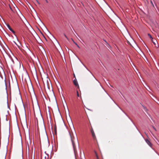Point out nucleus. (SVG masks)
Masks as SVG:
<instances>
[{"label":"nucleus","instance_id":"f257e3e1","mask_svg":"<svg viewBox=\"0 0 159 159\" xmlns=\"http://www.w3.org/2000/svg\"><path fill=\"white\" fill-rule=\"evenodd\" d=\"M70 136L71 141L72 143V146L74 149V152L75 156L77 154V151L76 148V146L75 143L74 139H75V137L73 133H70Z\"/></svg>","mask_w":159,"mask_h":159},{"label":"nucleus","instance_id":"f03ea898","mask_svg":"<svg viewBox=\"0 0 159 159\" xmlns=\"http://www.w3.org/2000/svg\"><path fill=\"white\" fill-rule=\"evenodd\" d=\"M7 26L8 28V29L11 31L14 34H15V32L14 31L13 29L11 28L10 25L8 24H7Z\"/></svg>","mask_w":159,"mask_h":159},{"label":"nucleus","instance_id":"7ed1b4c3","mask_svg":"<svg viewBox=\"0 0 159 159\" xmlns=\"http://www.w3.org/2000/svg\"><path fill=\"white\" fill-rule=\"evenodd\" d=\"M73 83L75 85V86H77L78 88H79V87L76 80H73Z\"/></svg>","mask_w":159,"mask_h":159},{"label":"nucleus","instance_id":"20e7f679","mask_svg":"<svg viewBox=\"0 0 159 159\" xmlns=\"http://www.w3.org/2000/svg\"><path fill=\"white\" fill-rule=\"evenodd\" d=\"M145 141L151 147L152 146V144L150 142V141L148 139H146L145 140Z\"/></svg>","mask_w":159,"mask_h":159},{"label":"nucleus","instance_id":"39448f33","mask_svg":"<svg viewBox=\"0 0 159 159\" xmlns=\"http://www.w3.org/2000/svg\"><path fill=\"white\" fill-rule=\"evenodd\" d=\"M91 133H92L93 137V138L94 139L95 138H96V136H95V133H94V131H93V129H91Z\"/></svg>","mask_w":159,"mask_h":159},{"label":"nucleus","instance_id":"423d86ee","mask_svg":"<svg viewBox=\"0 0 159 159\" xmlns=\"http://www.w3.org/2000/svg\"><path fill=\"white\" fill-rule=\"evenodd\" d=\"M33 2L36 6H37L38 5H39L40 4L39 1H34Z\"/></svg>","mask_w":159,"mask_h":159},{"label":"nucleus","instance_id":"0eeeda50","mask_svg":"<svg viewBox=\"0 0 159 159\" xmlns=\"http://www.w3.org/2000/svg\"><path fill=\"white\" fill-rule=\"evenodd\" d=\"M94 153H95V155H96V157L97 159H99V158H98V156L97 154V152L95 151Z\"/></svg>","mask_w":159,"mask_h":159},{"label":"nucleus","instance_id":"6e6552de","mask_svg":"<svg viewBox=\"0 0 159 159\" xmlns=\"http://www.w3.org/2000/svg\"><path fill=\"white\" fill-rule=\"evenodd\" d=\"M54 132H55V134H57V129H56V127H55L54 128Z\"/></svg>","mask_w":159,"mask_h":159},{"label":"nucleus","instance_id":"1a4fd4ad","mask_svg":"<svg viewBox=\"0 0 159 159\" xmlns=\"http://www.w3.org/2000/svg\"><path fill=\"white\" fill-rule=\"evenodd\" d=\"M148 36L151 39V40H152V39H153V38H152V37L151 35L150 34H148Z\"/></svg>","mask_w":159,"mask_h":159},{"label":"nucleus","instance_id":"9d476101","mask_svg":"<svg viewBox=\"0 0 159 159\" xmlns=\"http://www.w3.org/2000/svg\"><path fill=\"white\" fill-rule=\"evenodd\" d=\"M76 93H77V97H79L80 96H79V94L78 91H77V90L76 91Z\"/></svg>","mask_w":159,"mask_h":159},{"label":"nucleus","instance_id":"9b49d317","mask_svg":"<svg viewBox=\"0 0 159 159\" xmlns=\"http://www.w3.org/2000/svg\"><path fill=\"white\" fill-rule=\"evenodd\" d=\"M152 42H153V43L154 44H156L155 42H154L153 40V39H152Z\"/></svg>","mask_w":159,"mask_h":159},{"label":"nucleus","instance_id":"f8f14e48","mask_svg":"<svg viewBox=\"0 0 159 159\" xmlns=\"http://www.w3.org/2000/svg\"><path fill=\"white\" fill-rule=\"evenodd\" d=\"M150 1V2H151V4H152V6H153V7H154V6L153 4V2H152V1Z\"/></svg>","mask_w":159,"mask_h":159},{"label":"nucleus","instance_id":"ddd939ff","mask_svg":"<svg viewBox=\"0 0 159 159\" xmlns=\"http://www.w3.org/2000/svg\"><path fill=\"white\" fill-rule=\"evenodd\" d=\"M72 41H73L74 43L76 45L77 44L75 42L73 39H72Z\"/></svg>","mask_w":159,"mask_h":159},{"label":"nucleus","instance_id":"4468645a","mask_svg":"<svg viewBox=\"0 0 159 159\" xmlns=\"http://www.w3.org/2000/svg\"><path fill=\"white\" fill-rule=\"evenodd\" d=\"M152 127L153 128V129L156 131H157V130L154 127V126H152Z\"/></svg>","mask_w":159,"mask_h":159},{"label":"nucleus","instance_id":"2eb2a0df","mask_svg":"<svg viewBox=\"0 0 159 159\" xmlns=\"http://www.w3.org/2000/svg\"><path fill=\"white\" fill-rule=\"evenodd\" d=\"M64 35L66 37V38L67 39H68V38L66 36L65 34H64Z\"/></svg>","mask_w":159,"mask_h":159},{"label":"nucleus","instance_id":"dca6fc26","mask_svg":"<svg viewBox=\"0 0 159 159\" xmlns=\"http://www.w3.org/2000/svg\"><path fill=\"white\" fill-rule=\"evenodd\" d=\"M75 136L76 137V139H77V135H76V132H75Z\"/></svg>","mask_w":159,"mask_h":159},{"label":"nucleus","instance_id":"f3484780","mask_svg":"<svg viewBox=\"0 0 159 159\" xmlns=\"http://www.w3.org/2000/svg\"><path fill=\"white\" fill-rule=\"evenodd\" d=\"M76 46H77V47L78 48H80V47H79V46L78 44H77V45H76Z\"/></svg>","mask_w":159,"mask_h":159},{"label":"nucleus","instance_id":"a211bd4d","mask_svg":"<svg viewBox=\"0 0 159 159\" xmlns=\"http://www.w3.org/2000/svg\"><path fill=\"white\" fill-rule=\"evenodd\" d=\"M14 42L16 45H17L16 42Z\"/></svg>","mask_w":159,"mask_h":159},{"label":"nucleus","instance_id":"6ab92c4d","mask_svg":"<svg viewBox=\"0 0 159 159\" xmlns=\"http://www.w3.org/2000/svg\"><path fill=\"white\" fill-rule=\"evenodd\" d=\"M104 41H105L106 42V41H105V40H104Z\"/></svg>","mask_w":159,"mask_h":159}]
</instances>
